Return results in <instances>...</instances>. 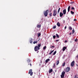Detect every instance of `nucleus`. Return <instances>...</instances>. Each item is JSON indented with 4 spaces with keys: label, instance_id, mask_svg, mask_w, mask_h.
<instances>
[{
    "label": "nucleus",
    "instance_id": "nucleus-21",
    "mask_svg": "<svg viewBox=\"0 0 78 78\" xmlns=\"http://www.w3.org/2000/svg\"><path fill=\"white\" fill-rule=\"evenodd\" d=\"M41 46V44H38V47L39 48H40V47Z\"/></svg>",
    "mask_w": 78,
    "mask_h": 78
},
{
    "label": "nucleus",
    "instance_id": "nucleus-10",
    "mask_svg": "<svg viewBox=\"0 0 78 78\" xmlns=\"http://www.w3.org/2000/svg\"><path fill=\"white\" fill-rule=\"evenodd\" d=\"M52 72H53V69H50L49 71V73H50Z\"/></svg>",
    "mask_w": 78,
    "mask_h": 78
},
{
    "label": "nucleus",
    "instance_id": "nucleus-5",
    "mask_svg": "<svg viewBox=\"0 0 78 78\" xmlns=\"http://www.w3.org/2000/svg\"><path fill=\"white\" fill-rule=\"evenodd\" d=\"M57 13L56 10H54V13L53 14V16H56Z\"/></svg>",
    "mask_w": 78,
    "mask_h": 78
},
{
    "label": "nucleus",
    "instance_id": "nucleus-47",
    "mask_svg": "<svg viewBox=\"0 0 78 78\" xmlns=\"http://www.w3.org/2000/svg\"><path fill=\"white\" fill-rule=\"evenodd\" d=\"M41 62H42V60H40Z\"/></svg>",
    "mask_w": 78,
    "mask_h": 78
},
{
    "label": "nucleus",
    "instance_id": "nucleus-22",
    "mask_svg": "<svg viewBox=\"0 0 78 78\" xmlns=\"http://www.w3.org/2000/svg\"><path fill=\"white\" fill-rule=\"evenodd\" d=\"M61 78H63L64 77V75L62 74V75H61Z\"/></svg>",
    "mask_w": 78,
    "mask_h": 78
},
{
    "label": "nucleus",
    "instance_id": "nucleus-19",
    "mask_svg": "<svg viewBox=\"0 0 78 78\" xmlns=\"http://www.w3.org/2000/svg\"><path fill=\"white\" fill-rule=\"evenodd\" d=\"M56 37H57V38H59V35L58 34H56Z\"/></svg>",
    "mask_w": 78,
    "mask_h": 78
},
{
    "label": "nucleus",
    "instance_id": "nucleus-2",
    "mask_svg": "<svg viewBox=\"0 0 78 78\" xmlns=\"http://www.w3.org/2000/svg\"><path fill=\"white\" fill-rule=\"evenodd\" d=\"M29 74H30V76H32L33 75V72H32V69H30L29 70Z\"/></svg>",
    "mask_w": 78,
    "mask_h": 78
},
{
    "label": "nucleus",
    "instance_id": "nucleus-28",
    "mask_svg": "<svg viewBox=\"0 0 78 78\" xmlns=\"http://www.w3.org/2000/svg\"><path fill=\"white\" fill-rule=\"evenodd\" d=\"M56 51H55L53 54V55H55V54H56Z\"/></svg>",
    "mask_w": 78,
    "mask_h": 78
},
{
    "label": "nucleus",
    "instance_id": "nucleus-24",
    "mask_svg": "<svg viewBox=\"0 0 78 78\" xmlns=\"http://www.w3.org/2000/svg\"><path fill=\"white\" fill-rule=\"evenodd\" d=\"M69 30H72V28L71 27H69Z\"/></svg>",
    "mask_w": 78,
    "mask_h": 78
},
{
    "label": "nucleus",
    "instance_id": "nucleus-48",
    "mask_svg": "<svg viewBox=\"0 0 78 78\" xmlns=\"http://www.w3.org/2000/svg\"><path fill=\"white\" fill-rule=\"evenodd\" d=\"M76 65H77V64H76Z\"/></svg>",
    "mask_w": 78,
    "mask_h": 78
},
{
    "label": "nucleus",
    "instance_id": "nucleus-27",
    "mask_svg": "<svg viewBox=\"0 0 78 78\" xmlns=\"http://www.w3.org/2000/svg\"><path fill=\"white\" fill-rule=\"evenodd\" d=\"M56 26H53V29H55V28H56Z\"/></svg>",
    "mask_w": 78,
    "mask_h": 78
},
{
    "label": "nucleus",
    "instance_id": "nucleus-6",
    "mask_svg": "<svg viewBox=\"0 0 78 78\" xmlns=\"http://www.w3.org/2000/svg\"><path fill=\"white\" fill-rule=\"evenodd\" d=\"M63 14L64 15H65V14H66V9H65L63 10Z\"/></svg>",
    "mask_w": 78,
    "mask_h": 78
},
{
    "label": "nucleus",
    "instance_id": "nucleus-13",
    "mask_svg": "<svg viewBox=\"0 0 78 78\" xmlns=\"http://www.w3.org/2000/svg\"><path fill=\"white\" fill-rule=\"evenodd\" d=\"M70 6H69V7H68V12H69V11H70Z\"/></svg>",
    "mask_w": 78,
    "mask_h": 78
},
{
    "label": "nucleus",
    "instance_id": "nucleus-40",
    "mask_svg": "<svg viewBox=\"0 0 78 78\" xmlns=\"http://www.w3.org/2000/svg\"><path fill=\"white\" fill-rule=\"evenodd\" d=\"M74 21H76V19H74Z\"/></svg>",
    "mask_w": 78,
    "mask_h": 78
},
{
    "label": "nucleus",
    "instance_id": "nucleus-4",
    "mask_svg": "<svg viewBox=\"0 0 78 78\" xmlns=\"http://www.w3.org/2000/svg\"><path fill=\"white\" fill-rule=\"evenodd\" d=\"M48 10H47L45 12H44V14L45 17H47V16L48 15Z\"/></svg>",
    "mask_w": 78,
    "mask_h": 78
},
{
    "label": "nucleus",
    "instance_id": "nucleus-34",
    "mask_svg": "<svg viewBox=\"0 0 78 78\" xmlns=\"http://www.w3.org/2000/svg\"><path fill=\"white\" fill-rule=\"evenodd\" d=\"M53 39H55V38H56V36L55 35L53 36Z\"/></svg>",
    "mask_w": 78,
    "mask_h": 78
},
{
    "label": "nucleus",
    "instance_id": "nucleus-23",
    "mask_svg": "<svg viewBox=\"0 0 78 78\" xmlns=\"http://www.w3.org/2000/svg\"><path fill=\"white\" fill-rule=\"evenodd\" d=\"M41 35V33H39L38 34V37H39Z\"/></svg>",
    "mask_w": 78,
    "mask_h": 78
},
{
    "label": "nucleus",
    "instance_id": "nucleus-30",
    "mask_svg": "<svg viewBox=\"0 0 78 78\" xmlns=\"http://www.w3.org/2000/svg\"><path fill=\"white\" fill-rule=\"evenodd\" d=\"M60 9H61V8H59L58 9V13L59 12V11H60Z\"/></svg>",
    "mask_w": 78,
    "mask_h": 78
},
{
    "label": "nucleus",
    "instance_id": "nucleus-20",
    "mask_svg": "<svg viewBox=\"0 0 78 78\" xmlns=\"http://www.w3.org/2000/svg\"><path fill=\"white\" fill-rule=\"evenodd\" d=\"M37 41H34L33 42V44H37Z\"/></svg>",
    "mask_w": 78,
    "mask_h": 78
},
{
    "label": "nucleus",
    "instance_id": "nucleus-18",
    "mask_svg": "<svg viewBox=\"0 0 78 78\" xmlns=\"http://www.w3.org/2000/svg\"><path fill=\"white\" fill-rule=\"evenodd\" d=\"M53 51H54V50H53L52 51H51L49 53V55H51V53H53Z\"/></svg>",
    "mask_w": 78,
    "mask_h": 78
},
{
    "label": "nucleus",
    "instance_id": "nucleus-17",
    "mask_svg": "<svg viewBox=\"0 0 78 78\" xmlns=\"http://www.w3.org/2000/svg\"><path fill=\"white\" fill-rule=\"evenodd\" d=\"M41 27V25H38L37 26V28H40Z\"/></svg>",
    "mask_w": 78,
    "mask_h": 78
},
{
    "label": "nucleus",
    "instance_id": "nucleus-14",
    "mask_svg": "<svg viewBox=\"0 0 78 78\" xmlns=\"http://www.w3.org/2000/svg\"><path fill=\"white\" fill-rule=\"evenodd\" d=\"M30 42L31 44L32 42H33V39H32V38H31L30 39Z\"/></svg>",
    "mask_w": 78,
    "mask_h": 78
},
{
    "label": "nucleus",
    "instance_id": "nucleus-45",
    "mask_svg": "<svg viewBox=\"0 0 78 78\" xmlns=\"http://www.w3.org/2000/svg\"><path fill=\"white\" fill-rule=\"evenodd\" d=\"M69 35H71L72 34V33H70L69 34Z\"/></svg>",
    "mask_w": 78,
    "mask_h": 78
},
{
    "label": "nucleus",
    "instance_id": "nucleus-33",
    "mask_svg": "<svg viewBox=\"0 0 78 78\" xmlns=\"http://www.w3.org/2000/svg\"><path fill=\"white\" fill-rule=\"evenodd\" d=\"M75 33V30H73V31H72L73 34V33Z\"/></svg>",
    "mask_w": 78,
    "mask_h": 78
},
{
    "label": "nucleus",
    "instance_id": "nucleus-44",
    "mask_svg": "<svg viewBox=\"0 0 78 78\" xmlns=\"http://www.w3.org/2000/svg\"><path fill=\"white\" fill-rule=\"evenodd\" d=\"M51 47H53V48H54L55 47V46H52Z\"/></svg>",
    "mask_w": 78,
    "mask_h": 78
},
{
    "label": "nucleus",
    "instance_id": "nucleus-12",
    "mask_svg": "<svg viewBox=\"0 0 78 78\" xmlns=\"http://www.w3.org/2000/svg\"><path fill=\"white\" fill-rule=\"evenodd\" d=\"M67 48V47H64L63 48L62 51H64Z\"/></svg>",
    "mask_w": 78,
    "mask_h": 78
},
{
    "label": "nucleus",
    "instance_id": "nucleus-46",
    "mask_svg": "<svg viewBox=\"0 0 78 78\" xmlns=\"http://www.w3.org/2000/svg\"><path fill=\"white\" fill-rule=\"evenodd\" d=\"M56 72V70H55V72Z\"/></svg>",
    "mask_w": 78,
    "mask_h": 78
},
{
    "label": "nucleus",
    "instance_id": "nucleus-7",
    "mask_svg": "<svg viewBox=\"0 0 78 78\" xmlns=\"http://www.w3.org/2000/svg\"><path fill=\"white\" fill-rule=\"evenodd\" d=\"M75 63V61H73L71 62V66L72 67H73L74 66V64Z\"/></svg>",
    "mask_w": 78,
    "mask_h": 78
},
{
    "label": "nucleus",
    "instance_id": "nucleus-39",
    "mask_svg": "<svg viewBox=\"0 0 78 78\" xmlns=\"http://www.w3.org/2000/svg\"><path fill=\"white\" fill-rule=\"evenodd\" d=\"M65 42H66V43L67 42V40L65 41Z\"/></svg>",
    "mask_w": 78,
    "mask_h": 78
},
{
    "label": "nucleus",
    "instance_id": "nucleus-36",
    "mask_svg": "<svg viewBox=\"0 0 78 78\" xmlns=\"http://www.w3.org/2000/svg\"><path fill=\"white\" fill-rule=\"evenodd\" d=\"M71 9H75V8L73 7H72Z\"/></svg>",
    "mask_w": 78,
    "mask_h": 78
},
{
    "label": "nucleus",
    "instance_id": "nucleus-11",
    "mask_svg": "<svg viewBox=\"0 0 78 78\" xmlns=\"http://www.w3.org/2000/svg\"><path fill=\"white\" fill-rule=\"evenodd\" d=\"M59 60L57 61V62H56V65L57 66L58 64H59Z\"/></svg>",
    "mask_w": 78,
    "mask_h": 78
},
{
    "label": "nucleus",
    "instance_id": "nucleus-26",
    "mask_svg": "<svg viewBox=\"0 0 78 78\" xmlns=\"http://www.w3.org/2000/svg\"><path fill=\"white\" fill-rule=\"evenodd\" d=\"M49 16L51 17L52 16V13H51L49 14Z\"/></svg>",
    "mask_w": 78,
    "mask_h": 78
},
{
    "label": "nucleus",
    "instance_id": "nucleus-41",
    "mask_svg": "<svg viewBox=\"0 0 78 78\" xmlns=\"http://www.w3.org/2000/svg\"><path fill=\"white\" fill-rule=\"evenodd\" d=\"M30 66L31 67V66H32V64H30Z\"/></svg>",
    "mask_w": 78,
    "mask_h": 78
},
{
    "label": "nucleus",
    "instance_id": "nucleus-25",
    "mask_svg": "<svg viewBox=\"0 0 78 78\" xmlns=\"http://www.w3.org/2000/svg\"><path fill=\"white\" fill-rule=\"evenodd\" d=\"M27 61L28 62H30L31 61V60H30V59H28L27 60Z\"/></svg>",
    "mask_w": 78,
    "mask_h": 78
},
{
    "label": "nucleus",
    "instance_id": "nucleus-9",
    "mask_svg": "<svg viewBox=\"0 0 78 78\" xmlns=\"http://www.w3.org/2000/svg\"><path fill=\"white\" fill-rule=\"evenodd\" d=\"M50 59L48 58L45 61V62L46 63H47V62H48V61H50Z\"/></svg>",
    "mask_w": 78,
    "mask_h": 78
},
{
    "label": "nucleus",
    "instance_id": "nucleus-37",
    "mask_svg": "<svg viewBox=\"0 0 78 78\" xmlns=\"http://www.w3.org/2000/svg\"><path fill=\"white\" fill-rule=\"evenodd\" d=\"M77 40H78L77 39H76L75 40V42H77Z\"/></svg>",
    "mask_w": 78,
    "mask_h": 78
},
{
    "label": "nucleus",
    "instance_id": "nucleus-42",
    "mask_svg": "<svg viewBox=\"0 0 78 78\" xmlns=\"http://www.w3.org/2000/svg\"><path fill=\"white\" fill-rule=\"evenodd\" d=\"M66 28H67V26H66V27H65V29H66Z\"/></svg>",
    "mask_w": 78,
    "mask_h": 78
},
{
    "label": "nucleus",
    "instance_id": "nucleus-3",
    "mask_svg": "<svg viewBox=\"0 0 78 78\" xmlns=\"http://www.w3.org/2000/svg\"><path fill=\"white\" fill-rule=\"evenodd\" d=\"M40 49V48L38 47L37 46H35L34 48V50L35 51H37V50H39Z\"/></svg>",
    "mask_w": 78,
    "mask_h": 78
},
{
    "label": "nucleus",
    "instance_id": "nucleus-8",
    "mask_svg": "<svg viewBox=\"0 0 78 78\" xmlns=\"http://www.w3.org/2000/svg\"><path fill=\"white\" fill-rule=\"evenodd\" d=\"M63 13H62V12H60V17H62V16H63Z\"/></svg>",
    "mask_w": 78,
    "mask_h": 78
},
{
    "label": "nucleus",
    "instance_id": "nucleus-32",
    "mask_svg": "<svg viewBox=\"0 0 78 78\" xmlns=\"http://www.w3.org/2000/svg\"><path fill=\"white\" fill-rule=\"evenodd\" d=\"M71 13L72 14H74V12H73L72 11H71Z\"/></svg>",
    "mask_w": 78,
    "mask_h": 78
},
{
    "label": "nucleus",
    "instance_id": "nucleus-38",
    "mask_svg": "<svg viewBox=\"0 0 78 78\" xmlns=\"http://www.w3.org/2000/svg\"><path fill=\"white\" fill-rule=\"evenodd\" d=\"M53 67H55V63H54V64Z\"/></svg>",
    "mask_w": 78,
    "mask_h": 78
},
{
    "label": "nucleus",
    "instance_id": "nucleus-29",
    "mask_svg": "<svg viewBox=\"0 0 78 78\" xmlns=\"http://www.w3.org/2000/svg\"><path fill=\"white\" fill-rule=\"evenodd\" d=\"M65 65H66V62H64L62 65V66L63 67H64V66H65Z\"/></svg>",
    "mask_w": 78,
    "mask_h": 78
},
{
    "label": "nucleus",
    "instance_id": "nucleus-43",
    "mask_svg": "<svg viewBox=\"0 0 78 78\" xmlns=\"http://www.w3.org/2000/svg\"><path fill=\"white\" fill-rule=\"evenodd\" d=\"M56 42H58V41H59V40H56Z\"/></svg>",
    "mask_w": 78,
    "mask_h": 78
},
{
    "label": "nucleus",
    "instance_id": "nucleus-16",
    "mask_svg": "<svg viewBox=\"0 0 78 78\" xmlns=\"http://www.w3.org/2000/svg\"><path fill=\"white\" fill-rule=\"evenodd\" d=\"M57 25L58 27H60V23L59 22L57 23Z\"/></svg>",
    "mask_w": 78,
    "mask_h": 78
},
{
    "label": "nucleus",
    "instance_id": "nucleus-1",
    "mask_svg": "<svg viewBox=\"0 0 78 78\" xmlns=\"http://www.w3.org/2000/svg\"><path fill=\"white\" fill-rule=\"evenodd\" d=\"M70 67H67L65 69V72H69L70 71Z\"/></svg>",
    "mask_w": 78,
    "mask_h": 78
},
{
    "label": "nucleus",
    "instance_id": "nucleus-31",
    "mask_svg": "<svg viewBox=\"0 0 78 78\" xmlns=\"http://www.w3.org/2000/svg\"><path fill=\"white\" fill-rule=\"evenodd\" d=\"M47 48V47L45 46L43 47V50H45Z\"/></svg>",
    "mask_w": 78,
    "mask_h": 78
},
{
    "label": "nucleus",
    "instance_id": "nucleus-35",
    "mask_svg": "<svg viewBox=\"0 0 78 78\" xmlns=\"http://www.w3.org/2000/svg\"><path fill=\"white\" fill-rule=\"evenodd\" d=\"M70 4H73V3H74V2H70Z\"/></svg>",
    "mask_w": 78,
    "mask_h": 78
},
{
    "label": "nucleus",
    "instance_id": "nucleus-15",
    "mask_svg": "<svg viewBox=\"0 0 78 78\" xmlns=\"http://www.w3.org/2000/svg\"><path fill=\"white\" fill-rule=\"evenodd\" d=\"M65 73H66V72H65V71H63L62 73V75H65Z\"/></svg>",
    "mask_w": 78,
    "mask_h": 78
}]
</instances>
